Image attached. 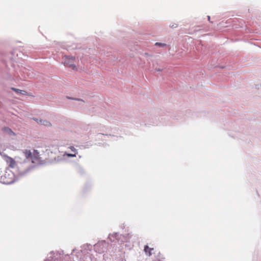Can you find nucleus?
Returning a JSON list of instances; mask_svg holds the SVG:
<instances>
[{"label": "nucleus", "instance_id": "20e7f679", "mask_svg": "<svg viewBox=\"0 0 261 261\" xmlns=\"http://www.w3.org/2000/svg\"><path fill=\"white\" fill-rule=\"evenodd\" d=\"M30 159L33 163H39L40 160L39 152L37 150H34L32 153V156Z\"/></svg>", "mask_w": 261, "mask_h": 261}, {"label": "nucleus", "instance_id": "4468645a", "mask_svg": "<svg viewBox=\"0 0 261 261\" xmlns=\"http://www.w3.org/2000/svg\"><path fill=\"white\" fill-rule=\"evenodd\" d=\"M20 93H21L22 94L25 95V94H26L27 92L25 91L21 90V91L20 92Z\"/></svg>", "mask_w": 261, "mask_h": 261}, {"label": "nucleus", "instance_id": "0eeeda50", "mask_svg": "<svg viewBox=\"0 0 261 261\" xmlns=\"http://www.w3.org/2000/svg\"><path fill=\"white\" fill-rule=\"evenodd\" d=\"M39 122H40V124L44 125L45 126L49 127L51 126V124L47 120L40 119L39 120Z\"/></svg>", "mask_w": 261, "mask_h": 261}, {"label": "nucleus", "instance_id": "f257e3e1", "mask_svg": "<svg viewBox=\"0 0 261 261\" xmlns=\"http://www.w3.org/2000/svg\"><path fill=\"white\" fill-rule=\"evenodd\" d=\"M0 181L4 184H10L13 181V174L11 172L6 171L0 175Z\"/></svg>", "mask_w": 261, "mask_h": 261}, {"label": "nucleus", "instance_id": "39448f33", "mask_svg": "<svg viewBox=\"0 0 261 261\" xmlns=\"http://www.w3.org/2000/svg\"><path fill=\"white\" fill-rule=\"evenodd\" d=\"M23 153L24 154L27 159H31V157L32 156V152L31 151V150L26 149L23 151Z\"/></svg>", "mask_w": 261, "mask_h": 261}, {"label": "nucleus", "instance_id": "1a4fd4ad", "mask_svg": "<svg viewBox=\"0 0 261 261\" xmlns=\"http://www.w3.org/2000/svg\"><path fill=\"white\" fill-rule=\"evenodd\" d=\"M155 45H159V46H161V47H164V46H166V44H165V43H159V42L155 43Z\"/></svg>", "mask_w": 261, "mask_h": 261}, {"label": "nucleus", "instance_id": "ddd939ff", "mask_svg": "<svg viewBox=\"0 0 261 261\" xmlns=\"http://www.w3.org/2000/svg\"><path fill=\"white\" fill-rule=\"evenodd\" d=\"M34 120L36 121L38 124H40V122H39V119H37V118H34Z\"/></svg>", "mask_w": 261, "mask_h": 261}, {"label": "nucleus", "instance_id": "f03ea898", "mask_svg": "<svg viewBox=\"0 0 261 261\" xmlns=\"http://www.w3.org/2000/svg\"><path fill=\"white\" fill-rule=\"evenodd\" d=\"M75 58L64 57V64L65 66L71 68L73 70H76V66L74 64Z\"/></svg>", "mask_w": 261, "mask_h": 261}, {"label": "nucleus", "instance_id": "9b49d317", "mask_svg": "<svg viewBox=\"0 0 261 261\" xmlns=\"http://www.w3.org/2000/svg\"><path fill=\"white\" fill-rule=\"evenodd\" d=\"M13 90L16 91V92L17 93H20V92L21 91V90H19V89H15V88H12Z\"/></svg>", "mask_w": 261, "mask_h": 261}, {"label": "nucleus", "instance_id": "6e6552de", "mask_svg": "<svg viewBox=\"0 0 261 261\" xmlns=\"http://www.w3.org/2000/svg\"><path fill=\"white\" fill-rule=\"evenodd\" d=\"M3 130L5 133L6 134L9 135H15L14 133L9 127H5L3 128Z\"/></svg>", "mask_w": 261, "mask_h": 261}, {"label": "nucleus", "instance_id": "7ed1b4c3", "mask_svg": "<svg viewBox=\"0 0 261 261\" xmlns=\"http://www.w3.org/2000/svg\"><path fill=\"white\" fill-rule=\"evenodd\" d=\"M5 161L8 164L9 167L11 168H14L16 166V162L12 158L7 155L6 154H4L2 155Z\"/></svg>", "mask_w": 261, "mask_h": 261}, {"label": "nucleus", "instance_id": "2eb2a0df", "mask_svg": "<svg viewBox=\"0 0 261 261\" xmlns=\"http://www.w3.org/2000/svg\"><path fill=\"white\" fill-rule=\"evenodd\" d=\"M207 18H208V21H210V16H208Z\"/></svg>", "mask_w": 261, "mask_h": 261}, {"label": "nucleus", "instance_id": "9d476101", "mask_svg": "<svg viewBox=\"0 0 261 261\" xmlns=\"http://www.w3.org/2000/svg\"><path fill=\"white\" fill-rule=\"evenodd\" d=\"M76 153H74V154H71V153H67L66 155L68 157H75L76 156Z\"/></svg>", "mask_w": 261, "mask_h": 261}, {"label": "nucleus", "instance_id": "423d86ee", "mask_svg": "<svg viewBox=\"0 0 261 261\" xmlns=\"http://www.w3.org/2000/svg\"><path fill=\"white\" fill-rule=\"evenodd\" d=\"M153 250V248H150L147 245H146L144 247V251L146 253V254H148V255H151V251Z\"/></svg>", "mask_w": 261, "mask_h": 261}, {"label": "nucleus", "instance_id": "f8f14e48", "mask_svg": "<svg viewBox=\"0 0 261 261\" xmlns=\"http://www.w3.org/2000/svg\"><path fill=\"white\" fill-rule=\"evenodd\" d=\"M70 149H71V150L72 151H73V152H74L75 153H76V149L74 147L71 146V147H70Z\"/></svg>", "mask_w": 261, "mask_h": 261}]
</instances>
